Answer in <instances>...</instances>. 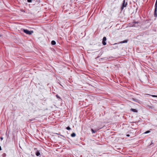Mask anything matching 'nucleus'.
I'll list each match as a JSON object with an SVG mask.
<instances>
[{"label":"nucleus","instance_id":"1","mask_svg":"<svg viewBox=\"0 0 157 157\" xmlns=\"http://www.w3.org/2000/svg\"><path fill=\"white\" fill-rule=\"evenodd\" d=\"M23 31L27 34L29 35H31L32 33H33V31H29L26 29H23Z\"/></svg>","mask_w":157,"mask_h":157},{"label":"nucleus","instance_id":"2","mask_svg":"<svg viewBox=\"0 0 157 157\" xmlns=\"http://www.w3.org/2000/svg\"><path fill=\"white\" fill-rule=\"evenodd\" d=\"M139 24H140L139 21H134L132 23L131 25L132 27H137L139 26Z\"/></svg>","mask_w":157,"mask_h":157},{"label":"nucleus","instance_id":"3","mask_svg":"<svg viewBox=\"0 0 157 157\" xmlns=\"http://www.w3.org/2000/svg\"><path fill=\"white\" fill-rule=\"evenodd\" d=\"M157 2L156 1V3L155 5V9L154 10V16L155 18H156L157 17Z\"/></svg>","mask_w":157,"mask_h":157},{"label":"nucleus","instance_id":"4","mask_svg":"<svg viewBox=\"0 0 157 157\" xmlns=\"http://www.w3.org/2000/svg\"><path fill=\"white\" fill-rule=\"evenodd\" d=\"M127 5V2H125V0H124L123 1V3L122 4V6L121 8V10H122L124 9V7H126Z\"/></svg>","mask_w":157,"mask_h":157},{"label":"nucleus","instance_id":"5","mask_svg":"<svg viewBox=\"0 0 157 157\" xmlns=\"http://www.w3.org/2000/svg\"><path fill=\"white\" fill-rule=\"evenodd\" d=\"M106 40V38L105 37H104L103 40H102V44L103 45H105L106 44V43L105 42V41Z\"/></svg>","mask_w":157,"mask_h":157},{"label":"nucleus","instance_id":"6","mask_svg":"<svg viewBox=\"0 0 157 157\" xmlns=\"http://www.w3.org/2000/svg\"><path fill=\"white\" fill-rule=\"evenodd\" d=\"M131 110L134 112H137V110L136 109L132 108Z\"/></svg>","mask_w":157,"mask_h":157},{"label":"nucleus","instance_id":"7","mask_svg":"<svg viewBox=\"0 0 157 157\" xmlns=\"http://www.w3.org/2000/svg\"><path fill=\"white\" fill-rule=\"evenodd\" d=\"M128 40H125L124 41H122L121 42H120V43L122 44V43H126L128 42Z\"/></svg>","mask_w":157,"mask_h":157},{"label":"nucleus","instance_id":"8","mask_svg":"<svg viewBox=\"0 0 157 157\" xmlns=\"http://www.w3.org/2000/svg\"><path fill=\"white\" fill-rule=\"evenodd\" d=\"M36 155L37 156H39L40 155V153L39 151H37L36 153Z\"/></svg>","mask_w":157,"mask_h":157},{"label":"nucleus","instance_id":"9","mask_svg":"<svg viewBox=\"0 0 157 157\" xmlns=\"http://www.w3.org/2000/svg\"><path fill=\"white\" fill-rule=\"evenodd\" d=\"M71 136L72 137H75L76 136V134L75 133L73 132L71 134Z\"/></svg>","mask_w":157,"mask_h":157},{"label":"nucleus","instance_id":"10","mask_svg":"<svg viewBox=\"0 0 157 157\" xmlns=\"http://www.w3.org/2000/svg\"><path fill=\"white\" fill-rule=\"evenodd\" d=\"M51 44L52 45H54L56 44V42L54 40H52L51 42Z\"/></svg>","mask_w":157,"mask_h":157},{"label":"nucleus","instance_id":"11","mask_svg":"<svg viewBox=\"0 0 157 157\" xmlns=\"http://www.w3.org/2000/svg\"><path fill=\"white\" fill-rule=\"evenodd\" d=\"M66 129L68 130H70L71 129V128L69 127L68 126L66 128Z\"/></svg>","mask_w":157,"mask_h":157},{"label":"nucleus","instance_id":"12","mask_svg":"<svg viewBox=\"0 0 157 157\" xmlns=\"http://www.w3.org/2000/svg\"><path fill=\"white\" fill-rule=\"evenodd\" d=\"M91 131L93 133H95L96 132V131H94L93 129H91Z\"/></svg>","mask_w":157,"mask_h":157},{"label":"nucleus","instance_id":"13","mask_svg":"<svg viewBox=\"0 0 157 157\" xmlns=\"http://www.w3.org/2000/svg\"><path fill=\"white\" fill-rule=\"evenodd\" d=\"M133 100L135 101H136V102H138V100L136 99H134V98H133Z\"/></svg>","mask_w":157,"mask_h":157},{"label":"nucleus","instance_id":"14","mask_svg":"<svg viewBox=\"0 0 157 157\" xmlns=\"http://www.w3.org/2000/svg\"><path fill=\"white\" fill-rule=\"evenodd\" d=\"M150 132V131H146V132H145L144 133L145 134H147V133H149Z\"/></svg>","mask_w":157,"mask_h":157},{"label":"nucleus","instance_id":"15","mask_svg":"<svg viewBox=\"0 0 157 157\" xmlns=\"http://www.w3.org/2000/svg\"><path fill=\"white\" fill-rule=\"evenodd\" d=\"M56 97H57V98H58L59 99H61V98H60L59 97V96L57 94L56 95Z\"/></svg>","mask_w":157,"mask_h":157},{"label":"nucleus","instance_id":"16","mask_svg":"<svg viewBox=\"0 0 157 157\" xmlns=\"http://www.w3.org/2000/svg\"><path fill=\"white\" fill-rule=\"evenodd\" d=\"M6 156V153H4L2 154V156L3 157H5V156Z\"/></svg>","mask_w":157,"mask_h":157},{"label":"nucleus","instance_id":"17","mask_svg":"<svg viewBox=\"0 0 157 157\" xmlns=\"http://www.w3.org/2000/svg\"><path fill=\"white\" fill-rule=\"evenodd\" d=\"M57 134L59 135L60 136H62V137H63V138H65V136L63 135L59 134L57 133Z\"/></svg>","mask_w":157,"mask_h":157},{"label":"nucleus","instance_id":"18","mask_svg":"<svg viewBox=\"0 0 157 157\" xmlns=\"http://www.w3.org/2000/svg\"><path fill=\"white\" fill-rule=\"evenodd\" d=\"M32 1V0H27V2H31Z\"/></svg>","mask_w":157,"mask_h":157},{"label":"nucleus","instance_id":"19","mask_svg":"<svg viewBox=\"0 0 157 157\" xmlns=\"http://www.w3.org/2000/svg\"><path fill=\"white\" fill-rule=\"evenodd\" d=\"M154 144L152 142V141L151 142V144H150V145H152V144Z\"/></svg>","mask_w":157,"mask_h":157},{"label":"nucleus","instance_id":"20","mask_svg":"<svg viewBox=\"0 0 157 157\" xmlns=\"http://www.w3.org/2000/svg\"><path fill=\"white\" fill-rule=\"evenodd\" d=\"M152 96L153 97H157V96L155 95H152Z\"/></svg>","mask_w":157,"mask_h":157},{"label":"nucleus","instance_id":"21","mask_svg":"<svg viewBox=\"0 0 157 157\" xmlns=\"http://www.w3.org/2000/svg\"><path fill=\"white\" fill-rule=\"evenodd\" d=\"M126 136H127V137H129L130 136V135L129 134H127L126 135Z\"/></svg>","mask_w":157,"mask_h":157},{"label":"nucleus","instance_id":"22","mask_svg":"<svg viewBox=\"0 0 157 157\" xmlns=\"http://www.w3.org/2000/svg\"><path fill=\"white\" fill-rule=\"evenodd\" d=\"M3 137H0V139H1V140H3Z\"/></svg>","mask_w":157,"mask_h":157},{"label":"nucleus","instance_id":"23","mask_svg":"<svg viewBox=\"0 0 157 157\" xmlns=\"http://www.w3.org/2000/svg\"><path fill=\"white\" fill-rule=\"evenodd\" d=\"M104 59H105V60H106L107 59H108L107 58H104Z\"/></svg>","mask_w":157,"mask_h":157},{"label":"nucleus","instance_id":"24","mask_svg":"<svg viewBox=\"0 0 157 157\" xmlns=\"http://www.w3.org/2000/svg\"><path fill=\"white\" fill-rule=\"evenodd\" d=\"M2 150V148H1V146H0V151L1 150Z\"/></svg>","mask_w":157,"mask_h":157},{"label":"nucleus","instance_id":"25","mask_svg":"<svg viewBox=\"0 0 157 157\" xmlns=\"http://www.w3.org/2000/svg\"><path fill=\"white\" fill-rule=\"evenodd\" d=\"M116 48H118V46H116Z\"/></svg>","mask_w":157,"mask_h":157},{"label":"nucleus","instance_id":"26","mask_svg":"<svg viewBox=\"0 0 157 157\" xmlns=\"http://www.w3.org/2000/svg\"><path fill=\"white\" fill-rule=\"evenodd\" d=\"M117 44V43H115L114 44Z\"/></svg>","mask_w":157,"mask_h":157},{"label":"nucleus","instance_id":"27","mask_svg":"<svg viewBox=\"0 0 157 157\" xmlns=\"http://www.w3.org/2000/svg\"><path fill=\"white\" fill-rule=\"evenodd\" d=\"M1 36H2V35L0 34V37H1Z\"/></svg>","mask_w":157,"mask_h":157},{"label":"nucleus","instance_id":"28","mask_svg":"<svg viewBox=\"0 0 157 157\" xmlns=\"http://www.w3.org/2000/svg\"><path fill=\"white\" fill-rule=\"evenodd\" d=\"M156 2H157V0H156Z\"/></svg>","mask_w":157,"mask_h":157}]
</instances>
